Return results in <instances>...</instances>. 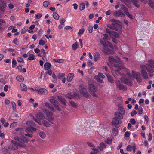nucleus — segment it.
I'll return each instance as SVG.
<instances>
[{
    "instance_id": "nucleus-1",
    "label": "nucleus",
    "mask_w": 154,
    "mask_h": 154,
    "mask_svg": "<svg viewBox=\"0 0 154 154\" xmlns=\"http://www.w3.org/2000/svg\"><path fill=\"white\" fill-rule=\"evenodd\" d=\"M109 37L106 34H103V39H100V42L102 44L103 46L102 51L105 53L108 54H114V52L112 50H110L109 47L112 48V46L111 43L108 40H109Z\"/></svg>"
},
{
    "instance_id": "nucleus-2",
    "label": "nucleus",
    "mask_w": 154,
    "mask_h": 154,
    "mask_svg": "<svg viewBox=\"0 0 154 154\" xmlns=\"http://www.w3.org/2000/svg\"><path fill=\"white\" fill-rule=\"evenodd\" d=\"M108 60L109 62L111 63L112 65L114 67L117 68L116 69H114L115 72L116 74L118 75H121L119 71L120 70L123 69H120V67L123 66H119L118 64L114 63H121V62L120 60V58L118 57H114L112 56H110L109 57Z\"/></svg>"
},
{
    "instance_id": "nucleus-3",
    "label": "nucleus",
    "mask_w": 154,
    "mask_h": 154,
    "mask_svg": "<svg viewBox=\"0 0 154 154\" xmlns=\"http://www.w3.org/2000/svg\"><path fill=\"white\" fill-rule=\"evenodd\" d=\"M140 68L141 69V73L142 76L145 79H147L149 78L146 70L149 73L153 72V70L152 69L151 66L149 64H147L146 65H141L140 66Z\"/></svg>"
},
{
    "instance_id": "nucleus-4",
    "label": "nucleus",
    "mask_w": 154,
    "mask_h": 154,
    "mask_svg": "<svg viewBox=\"0 0 154 154\" xmlns=\"http://www.w3.org/2000/svg\"><path fill=\"white\" fill-rule=\"evenodd\" d=\"M120 69H123V71L126 72V75L128 76L129 79L126 78L122 77L119 79L121 81L122 83H125L128 85L131 86V81L133 80L131 78V74L129 72V70L125 68L123 66L120 67Z\"/></svg>"
},
{
    "instance_id": "nucleus-5",
    "label": "nucleus",
    "mask_w": 154,
    "mask_h": 154,
    "mask_svg": "<svg viewBox=\"0 0 154 154\" xmlns=\"http://www.w3.org/2000/svg\"><path fill=\"white\" fill-rule=\"evenodd\" d=\"M88 88L93 96L95 97H97V95L95 93L97 90V87L96 85L95 81L91 80L89 81Z\"/></svg>"
},
{
    "instance_id": "nucleus-6",
    "label": "nucleus",
    "mask_w": 154,
    "mask_h": 154,
    "mask_svg": "<svg viewBox=\"0 0 154 154\" xmlns=\"http://www.w3.org/2000/svg\"><path fill=\"white\" fill-rule=\"evenodd\" d=\"M11 144L8 146V148L11 150L17 149L18 148V146L22 148H25L26 147L24 143H18L14 140L11 141Z\"/></svg>"
},
{
    "instance_id": "nucleus-7",
    "label": "nucleus",
    "mask_w": 154,
    "mask_h": 154,
    "mask_svg": "<svg viewBox=\"0 0 154 154\" xmlns=\"http://www.w3.org/2000/svg\"><path fill=\"white\" fill-rule=\"evenodd\" d=\"M112 21L114 22L107 25V27L116 30H118V28H121L122 27L121 26L120 24V22L119 21L113 19H112Z\"/></svg>"
},
{
    "instance_id": "nucleus-8",
    "label": "nucleus",
    "mask_w": 154,
    "mask_h": 154,
    "mask_svg": "<svg viewBox=\"0 0 154 154\" xmlns=\"http://www.w3.org/2000/svg\"><path fill=\"white\" fill-rule=\"evenodd\" d=\"M125 110L122 107H119L118 109V111L116 112L114 114L116 116L115 117H117L120 119H122L123 118V115L125 114Z\"/></svg>"
},
{
    "instance_id": "nucleus-9",
    "label": "nucleus",
    "mask_w": 154,
    "mask_h": 154,
    "mask_svg": "<svg viewBox=\"0 0 154 154\" xmlns=\"http://www.w3.org/2000/svg\"><path fill=\"white\" fill-rule=\"evenodd\" d=\"M135 78L138 82L140 83L142 81V78L139 72L132 71V75H131V78L133 79Z\"/></svg>"
},
{
    "instance_id": "nucleus-10",
    "label": "nucleus",
    "mask_w": 154,
    "mask_h": 154,
    "mask_svg": "<svg viewBox=\"0 0 154 154\" xmlns=\"http://www.w3.org/2000/svg\"><path fill=\"white\" fill-rule=\"evenodd\" d=\"M44 116L43 114L39 112L36 115V117H33V119L37 123L41 125L42 123L41 120L44 119Z\"/></svg>"
},
{
    "instance_id": "nucleus-11",
    "label": "nucleus",
    "mask_w": 154,
    "mask_h": 154,
    "mask_svg": "<svg viewBox=\"0 0 154 154\" xmlns=\"http://www.w3.org/2000/svg\"><path fill=\"white\" fill-rule=\"evenodd\" d=\"M79 92L82 95L85 97H88L89 95L88 94L86 90V87L84 85H81L79 87Z\"/></svg>"
},
{
    "instance_id": "nucleus-12",
    "label": "nucleus",
    "mask_w": 154,
    "mask_h": 154,
    "mask_svg": "<svg viewBox=\"0 0 154 154\" xmlns=\"http://www.w3.org/2000/svg\"><path fill=\"white\" fill-rule=\"evenodd\" d=\"M120 81V80L116 81L115 83L117 88L119 90L126 91L127 89L126 87L122 84V82H121Z\"/></svg>"
},
{
    "instance_id": "nucleus-13",
    "label": "nucleus",
    "mask_w": 154,
    "mask_h": 154,
    "mask_svg": "<svg viewBox=\"0 0 154 154\" xmlns=\"http://www.w3.org/2000/svg\"><path fill=\"white\" fill-rule=\"evenodd\" d=\"M121 119H119L117 117H115L112 119V125L115 126L116 128H119V124H121L122 121H121Z\"/></svg>"
},
{
    "instance_id": "nucleus-14",
    "label": "nucleus",
    "mask_w": 154,
    "mask_h": 154,
    "mask_svg": "<svg viewBox=\"0 0 154 154\" xmlns=\"http://www.w3.org/2000/svg\"><path fill=\"white\" fill-rule=\"evenodd\" d=\"M43 111L44 113H45L47 115V116L48 118V120L50 122L53 121L54 119V118L51 116L53 115V113L51 112H49L45 109H44Z\"/></svg>"
},
{
    "instance_id": "nucleus-15",
    "label": "nucleus",
    "mask_w": 154,
    "mask_h": 154,
    "mask_svg": "<svg viewBox=\"0 0 154 154\" xmlns=\"http://www.w3.org/2000/svg\"><path fill=\"white\" fill-rule=\"evenodd\" d=\"M50 103L53 104L54 106L56 109L59 111H60V109L58 107L59 105V103H58L57 101L55 100V99H51L50 100Z\"/></svg>"
},
{
    "instance_id": "nucleus-16",
    "label": "nucleus",
    "mask_w": 154,
    "mask_h": 154,
    "mask_svg": "<svg viewBox=\"0 0 154 154\" xmlns=\"http://www.w3.org/2000/svg\"><path fill=\"white\" fill-rule=\"evenodd\" d=\"M35 91H36L39 94L42 95H46L48 94V91L45 88H41L38 89L35 88Z\"/></svg>"
},
{
    "instance_id": "nucleus-17",
    "label": "nucleus",
    "mask_w": 154,
    "mask_h": 154,
    "mask_svg": "<svg viewBox=\"0 0 154 154\" xmlns=\"http://www.w3.org/2000/svg\"><path fill=\"white\" fill-rule=\"evenodd\" d=\"M6 2L4 1H0V10L4 12L5 11V8L6 7Z\"/></svg>"
},
{
    "instance_id": "nucleus-18",
    "label": "nucleus",
    "mask_w": 154,
    "mask_h": 154,
    "mask_svg": "<svg viewBox=\"0 0 154 154\" xmlns=\"http://www.w3.org/2000/svg\"><path fill=\"white\" fill-rule=\"evenodd\" d=\"M113 15L115 16L118 17H123L125 16L124 14L120 11L114 12L113 13Z\"/></svg>"
},
{
    "instance_id": "nucleus-19",
    "label": "nucleus",
    "mask_w": 154,
    "mask_h": 154,
    "mask_svg": "<svg viewBox=\"0 0 154 154\" xmlns=\"http://www.w3.org/2000/svg\"><path fill=\"white\" fill-rule=\"evenodd\" d=\"M141 2H142L143 3L146 4L147 2L146 0H140ZM131 2L132 3L133 5H134L135 6L137 7V8H138L139 7V5L137 4V3L138 2V0H131Z\"/></svg>"
},
{
    "instance_id": "nucleus-20",
    "label": "nucleus",
    "mask_w": 154,
    "mask_h": 154,
    "mask_svg": "<svg viewBox=\"0 0 154 154\" xmlns=\"http://www.w3.org/2000/svg\"><path fill=\"white\" fill-rule=\"evenodd\" d=\"M141 2H142L143 3L146 4L147 2L146 0H140ZM131 2L132 3L133 5H134L135 6L137 7V8H138L139 7V5L137 4V3L138 2V0H131Z\"/></svg>"
},
{
    "instance_id": "nucleus-21",
    "label": "nucleus",
    "mask_w": 154,
    "mask_h": 154,
    "mask_svg": "<svg viewBox=\"0 0 154 154\" xmlns=\"http://www.w3.org/2000/svg\"><path fill=\"white\" fill-rule=\"evenodd\" d=\"M106 75L107 77V80L109 82L113 83L114 82V80L113 78L112 75L106 73L105 74Z\"/></svg>"
},
{
    "instance_id": "nucleus-22",
    "label": "nucleus",
    "mask_w": 154,
    "mask_h": 154,
    "mask_svg": "<svg viewBox=\"0 0 154 154\" xmlns=\"http://www.w3.org/2000/svg\"><path fill=\"white\" fill-rule=\"evenodd\" d=\"M110 36L112 38H118L119 36V35L117 32H115L112 31L110 33Z\"/></svg>"
},
{
    "instance_id": "nucleus-23",
    "label": "nucleus",
    "mask_w": 154,
    "mask_h": 154,
    "mask_svg": "<svg viewBox=\"0 0 154 154\" xmlns=\"http://www.w3.org/2000/svg\"><path fill=\"white\" fill-rule=\"evenodd\" d=\"M93 56H94V60L95 61L99 60L100 57L99 53L97 52L94 53L93 54Z\"/></svg>"
},
{
    "instance_id": "nucleus-24",
    "label": "nucleus",
    "mask_w": 154,
    "mask_h": 154,
    "mask_svg": "<svg viewBox=\"0 0 154 154\" xmlns=\"http://www.w3.org/2000/svg\"><path fill=\"white\" fill-rule=\"evenodd\" d=\"M74 74L73 73H70L67 76V81L68 82H69L71 81L73 78Z\"/></svg>"
},
{
    "instance_id": "nucleus-25",
    "label": "nucleus",
    "mask_w": 154,
    "mask_h": 154,
    "mask_svg": "<svg viewBox=\"0 0 154 154\" xmlns=\"http://www.w3.org/2000/svg\"><path fill=\"white\" fill-rule=\"evenodd\" d=\"M107 145L104 143L102 142L100 144V146L98 147L100 151H102L104 148L106 147Z\"/></svg>"
},
{
    "instance_id": "nucleus-26",
    "label": "nucleus",
    "mask_w": 154,
    "mask_h": 154,
    "mask_svg": "<svg viewBox=\"0 0 154 154\" xmlns=\"http://www.w3.org/2000/svg\"><path fill=\"white\" fill-rule=\"evenodd\" d=\"M44 105H45V106L46 107H48L50 109L51 111H54V110L53 107H52V106L50 104V103L47 102L45 103H44Z\"/></svg>"
},
{
    "instance_id": "nucleus-27",
    "label": "nucleus",
    "mask_w": 154,
    "mask_h": 154,
    "mask_svg": "<svg viewBox=\"0 0 154 154\" xmlns=\"http://www.w3.org/2000/svg\"><path fill=\"white\" fill-rule=\"evenodd\" d=\"M51 68V64L48 62H46L44 64V69L45 70H48Z\"/></svg>"
},
{
    "instance_id": "nucleus-28",
    "label": "nucleus",
    "mask_w": 154,
    "mask_h": 154,
    "mask_svg": "<svg viewBox=\"0 0 154 154\" xmlns=\"http://www.w3.org/2000/svg\"><path fill=\"white\" fill-rule=\"evenodd\" d=\"M42 123L44 126L46 127H48L51 125L50 123L45 120L42 121Z\"/></svg>"
},
{
    "instance_id": "nucleus-29",
    "label": "nucleus",
    "mask_w": 154,
    "mask_h": 154,
    "mask_svg": "<svg viewBox=\"0 0 154 154\" xmlns=\"http://www.w3.org/2000/svg\"><path fill=\"white\" fill-rule=\"evenodd\" d=\"M20 87L21 88V90L23 91H26L27 90V87L25 84L22 83L20 84Z\"/></svg>"
},
{
    "instance_id": "nucleus-30",
    "label": "nucleus",
    "mask_w": 154,
    "mask_h": 154,
    "mask_svg": "<svg viewBox=\"0 0 154 154\" xmlns=\"http://www.w3.org/2000/svg\"><path fill=\"white\" fill-rule=\"evenodd\" d=\"M16 79L18 81L22 82L24 80V78L23 76L21 75H19L16 77Z\"/></svg>"
},
{
    "instance_id": "nucleus-31",
    "label": "nucleus",
    "mask_w": 154,
    "mask_h": 154,
    "mask_svg": "<svg viewBox=\"0 0 154 154\" xmlns=\"http://www.w3.org/2000/svg\"><path fill=\"white\" fill-rule=\"evenodd\" d=\"M70 94L71 95L69 96V94H68V96H67V97H69L70 99H71L74 97H76L77 96V94L76 93H71Z\"/></svg>"
},
{
    "instance_id": "nucleus-32",
    "label": "nucleus",
    "mask_w": 154,
    "mask_h": 154,
    "mask_svg": "<svg viewBox=\"0 0 154 154\" xmlns=\"http://www.w3.org/2000/svg\"><path fill=\"white\" fill-rule=\"evenodd\" d=\"M95 77L99 78H100L102 79H104L105 78V76L104 74L101 72L98 73L97 75L95 76Z\"/></svg>"
},
{
    "instance_id": "nucleus-33",
    "label": "nucleus",
    "mask_w": 154,
    "mask_h": 154,
    "mask_svg": "<svg viewBox=\"0 0 154 154\" xmlns=\"http://www.w3.org/2000/svg\"><path fill=\"white\" fill-rule=\"evenodd\" d=\"M39 134L40 137L42 139H44L46 137L45 134L43 131L39 132Z\"/></svg>"
},
{
    "instance_id": "nucleus-34",
    "label": "nucleus",
    "mask_w": 154,
    "mask_h": 154,
    "mask_svg": "<svg viewBox=\"0 0 154 154\" xmlns=\"http://www.w3.org/2000/svg\"><path fill=\"white\" fill-rule=\"evenodd\" d=\"M85 8V5L84 3H82L79 5V9L81 11H83Z\"/></svg>"
},
{
    "instance_id": "nucleus-35",
    "label": "nucleus",
    "mask_w": 154,
    "mask_h": 154,
    "mask_svg": "<svg viewBox=\"0 0 154 154\" xmlns=\"http://www.w3.org/2000/svg\"><path fill=\"white\" fill-rule=\"evenodd\" d=\"M149 1V5L150 7L153 9H154V3L151 0H148Z\"/></svg>"
},
{
    "instance_id": "nucleus-36",
    "label": "nucleus",
    "mask_w": 154,
    "mask_h": 154,
    "mask_svg": "<svg viewBox=\"0 0 154 154\" xmlns=\"http://www.w3.org/2000/svg\"><path fill=\"white\" fill-rule=\"evenodd\" d=\"M53 17L55 19L58 20L59 18V16L56 12H54L53 14Z\"/></svg>"
},
{
    "instance_id": "nucleus-37",
    "label": "nucleus",
    "mask_w": 154,
    "mask_h": 154,
    "mask_svg": "<svg viewBox=\"0 0 154 154\" xmlns=\"http://www.w3.org/2000/svg\"><path fill=\"white\" fill-rule=\"evenodd\" d=\"M19 134V135L20 136H22L23 137L24 136V135L26 136H29L30 138H32V134H23L20 133Z\"/></svg>"
},
{
    "instance_id": "nucleus-38",
    "label": "nucleus",
    "mask_w": 154,
    "mask_h": 154,
    "mask_svg": "<svg viewBox=\"0 0 154 154\" xmlns=\"http://www.w3.org/2000/svg\"><path fill=\"white\" fill-rule=\"evenodd\" d=\"M69 103L74 108H76L77 107V105L74 102L72 101H69Z\"/></svg>"
},
{
    "instance_id": "nucleus-39",
    "label": "nucleus",
    "mask_w": 154,
    "mask_h": 154,
    "mask_svg": "<svg viewBox=\"0 0 154 154\" xmlns=\"http://www.w3.org/2000/svg\"><path fill=\"white\" fill-rule=\"evenodd\" d=\"M112 141V139H107L105 140V142L107 144H111Z\"/></svg>"
},
{
    "instance_id": "nucleus-40",
    "label": "nucleus",
    "mask_w": 154,
    "mask_h": 154,
    "mask_svg": "<svg viewBox=\"0 0 154 154\" xmlns=\"http://www.w3.org/2000/svg\"><path fill=\"white\" fill-rule=\"evenodd\" d=\"M92 150L93 151L91 152L90 154H97L98 150L97 149L92 148Z\"/></svg>"
},
{
    "instance_id": "nucleus-41",
    "label": "nucleus",
    "mask_w": 154,
    "mask_h": 154,
    "mask_svg": "<svg viewBox=\"0 0 154 154\" xmlns=\"http://www.w3.org/2000/svg\"><path fill=\"white\" fill-rule=\"evenodd\" d=\"M125 13L126 15H128V17L131 19H133V17L131 14L129 13L128 11H125Z\"/></svg>"
},
{
    "instance_id": "nucleus-42",
    "label": "nucleus",
    "mask_w": 154,
    "mask_h": 154,
    "mask_svg": "<svg viewBox=\"0 0 154 154\" xmlns=\"http://www.w3.org/2000/svg\"><path fill=\"white\" fill-rule=\"evenodd\" d=\"M78 45L76 42L75 43L73 44L72 45V49L73 50H76L77 48H78Z\"/></svg>"
},
{
    "instance_id": "nucleus-43",
    "label": "nucleus",
    "mask_w": 154,
    "mask_h": 154,
    "mask_svg": "<svg viewBox=\"0 0 154 154\" xmlns=\"http://www.w3.org/2000/svg\"><path fill=\"white\" fill-rule=\"evenodd\" d=\"M101 78H99L95 77V79L98 82H99L100 83H104V82L102 79H101Z\"/></svg>"
},
{
    "instance_id": "nucleus-44",
    "label": "nucleus",
    "mask_w": 154,
    "mask_h": 154,
    "mask_svg": "<svg viewBox=\"0 0 154 154\" xmlns=\"http://www.w3.org/2000/svg\"><path fill=\"white\" fill-rule=\"evenodd\" d=\"M65 74L64 73H60L58 75V78L59 79H62V78L65 77Z\"/></svg>"
},
{
    "instance_id": "nucleus-45",
    "label": "nucleus",
    "mask_w": 154,
    "mask_h": 154,
    "mask_svg": "<svg viewBox=\"0 0 154 154\" xmlns=\"http://www.w3.org/2000/svg\"><path fill=\"white\" fill-rule=\"evenodd\" d=\"M84 125L86 128L90 127L91 125L90 122L88 121H86L84 123Z\"/></svg>"
},
{
    "instance_id": "nucleus-46",
    "label": "nucleus",
    "mask_w": 154,
    "mask_h": 154,
    "mask_svg": "<svg viewBox=\"0 0 154 154\" xmlns=\"http://www.w3.org/2000/svg\"><path fill=\"white\" fill-rule=\"evenodd\" d=\"M84 32V29H82L80 30H79L78 35L79 36H81L82 35Z\"/></svg>"
},
{
    "instance_id": "nucleus-47",
    "label": "nucleus",
    "mask_w": 154,
    "mask_h": 154,
    "mask_svg": "<svg viewBox=\"0 0 154 154\" xmlns=\"http://www.w3.org/2000/svg\"><path fill=\"white\" fill-rule=\"evenodd\" d=\"M50 5V3L48 1H45L43 2V5L44 7H47Z\"/></svg>"
},
{
    "instance_id": "nucleus-48",
    "label": "nucleus",
    "mask_w": 154,
    "mask_h": 154,
    "mask_svg": "<svg viewBox=\"0 0 154 154\" xmlns=\"http://www.w3.org/2000/svg\"><path fill=\"white\" fill-rule=\"evenodd\" d=\"M133 148V146H132L130 145H128L126 148V150L128 151H131L132 149Z\"/></svg>"
},
{
    "instance_id": "nucleus-49",
    "label": "nucleus",
    "mask_w": 154,
    "mask_h": 154,
    "mask_svg": "<svg viewBox=\"0 0 154 154\" xmlns=\"http://www.w3.org/2000/svg\"><path fill=\"white\" fill-rule=\"evenodd\" d=\"M138 113L140 115H141L143 113V109L142 107H139L138 109Z\"/></svg>"
},
{
    "instance_id": "nucleus-50",
    "label": "nucleus",
    "mask_w": 154,
    "mask_h": 154,
    "mask_svg": "<svg viewBox=\"0 0 154 154\" xmlns=\"http://www.w3.org/2000/svg\"><path fill=\"white\" fill-rule=\"evenodd\" d=\"M55 62H58L59 63H62L63 62V60L61 59H54L53 60Z\"/></svg>"
},
{
    "instance_id": "nucleus-51",
    "label": "nucleus",
    "mask_w": 154,
    "mask_h": 154,
    "mask_svg": "<svg viewBox=\"0 0 154 154\" xmlns=\"http://www.w3.org/2000/svg\"><path fill=\"white\" fill-rule=\"evenodd\" d=\"M35 57L34 54H31L30 55L29 57L28 58V59L30 60H34L35 59Z\"/></svg>"
},
{
    "instance_id": "nucleus-52",
    "label": "nucleus",
    "mask_w": 154,
    "mask_h": 154,
    "mask_svg": "<svg viewBox=\"0 0 154 154\" xmlns=\"http://www.w3.org/2000/svg\"><path fill=\"white\" fill-rule=\"evenodd\" d=\"M42 14L40 13L36 14H35V17L37 19H38L42 17Z\"/></svg>"
},
{
    "instance_id": "nucleus-53",
    "label": "nucleus",
    "mask_w": 154,
    "mask_h": 154,
    "mask_svg": "<svg viewBox=\"0 0 154 154\" xmlns=\"http://www.w3.org/2000/svg\"><path fill=\"white\" fill-rule=\"evenodd\" d=\"M22 139V140L21 141V143H18L24 144V143L23 142L27 143L28 142V140L26 138H23V139Z\"/></svg>"
},
{
    "instance_id": "nucleus-54",
    "label": "nucleus",
    "mask_w": 154,
    "mask_h": 154,
    "mask_svg": "<svg viewBox=\"0 0 154 154\" xmlns=\"http://www.w3.org/2000/svg\"><path fill=\"white\" fill-rule=\"evenodd\" d=\"M27 124L30 125H35V124L32 121H28L27 122Z\"/></svg>"
},
{
    "instance_id": "nucleus-55",
    "label": "nucleus",
    "mask_w": 154,
    "mask_h": 154,
    "mask_svg": "<svg viewBox=\"0 0 154 154\" xmlns=\"http://www.w3.org/2000/svg\"><path fill=\"white\" fill-rule=\"evenodd\" d=\"M11 105H12L13 110L15 111L16 110L15 103L14 102H11Z\"/></svg>"
},
{
    "instance_id": "nucleus-56",
    "label": "nucleus",
    "mask_w": 154,
    "mask_h": 154,
    "mask_svg": "<svg viewBox=\"0 0 154 154\" xmlns=\"http://www.w3.org/2000/svg\"><path fill=\"white\" fill-rule=\"evenodd\" d=\"M148 62L149 63L151 64L152 66H154V60H149Z\"/></svg>"
},
{
    "instance_id": "nucleus-57",
    "label": "nucleus",
    "mask_w": 154,
    "mask_h": 154,
    "mask_svg": "<svg viewBox=\"0 0 154 154\" xmlns=\"http://www.w3.org/2000/svg\"><path fill=\"white\" fill-rule=\"evenodd\" d=\"M14 139L18 141L19 143H21V142L22 140V139H20L18 137H15L14 138Z\"/></svg>"
},
{
    "instance_id": "nucleus-58",
    "label": "nucleus",
    "mask_w": 154,
    "mask_h": 154,
    "mask_svg": "<svg viewBox=\"0 0 154 154\" xmlns=\"http://www.w3.org/2000/svg\"><path fill=\"white\" fill-rule=\"evenodd\" d=\"M88 31L89 33H92L93 32V26L90 25L88 27Z\"/></svg>"
},
{
    "instance_id": "nucleus-59",
    "label": "nucleus",
    "mask_w": 154,
    "mask_h": 154,
    "mask_svg": "<svg viewBox=\"0 0 154 154\" xmlns=\"http://www.w3.org/2000/svg\"><path fill=\"white\" fill-rule=\"evenodd\" d=\"M13 43L15 44L16 45H18L19 44V42L17 38H15L13 41Z\"/></svg>"
},
{
    "instance_id": "nucleus-60",
    "label": "nucleus",
    "mask_w": 154,
    "mask_h": 154,
    "mask_svg": "<svg viewBox=\"0 0 154 154\" xmlns=\"http://www.w3.org/2000/svg\"><path fill=\"white\" fill-rule=\"evenodd\" d=\"M17 61L19 62H23V60L22 58L18 57L17 59Z\"/></svg>"
},
{
    "instance_id": "nucleus-61",
    "label": "nucleus",
    "mask_w": 154,
    "mask_h": 154,
    "mask_svg": "<svg viewBox=\"0 0 154 154\" xmlns=\"http://www.w3.org/2000/svg\"><path fill=\"white\" fill-rule=\"evenodd\" d=\"M39 44L40 45H43L45 44V42L42 39H40L39 41Z\"/></svg>"
},
{
    "instance_id": "nucleus-62",
    "label": "nucleus",
    "mask_w": 154,
    "mask_h": 154,
    "mask_svg": "<svg viewBox=\"0 0 154 154\" xmlns=\"http://www.w3.org/2000/svg\"><path fill=\"white\" fill-rule=\"evenodd\" d=\"M152 135L151 133H149L148 135V141H150L152 139Z\"/></svg>"
},
{
    "instance_id": "nucleus-63",
    "label": "nucleus",
    "mask_w": 154,
    "mask_h": 154,
    "mask_svg": "<svg viewBox=\"0 0 154 154\" xmlns=\"http://www.w3.org/2000/svg\"><path fill=\"white\" fill-rule=\"evenodd\" d=\"M27 29L26 28H24L22 29L21 31V33L22 34H24L26 33V32Z\"/></svg>"
},
{
    "instance_id": "nucleus-64",
    "label": "nucleus",
    "mask_w": 154,
    "mask_h": 154,
    "mask_svg": "<svg viewBox=\"0 0 154 154\" xmlns=\"http://www.w3.org/2000/svg\"><path fill=\"white\" fill-rule=\"evenodd\" d=\"M8 85H6L4 87V90L5 92L8 91Z\"/></svg>"
}]
</instances>
